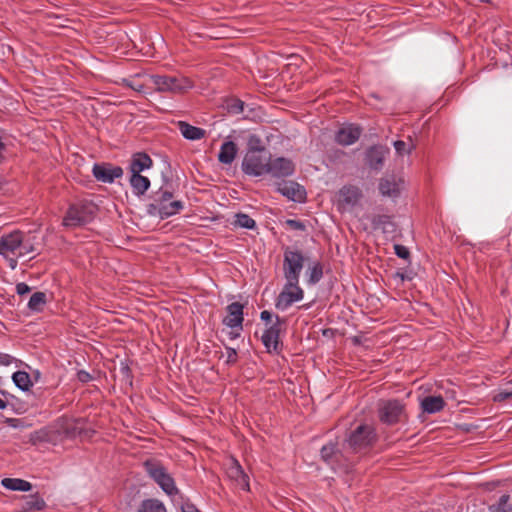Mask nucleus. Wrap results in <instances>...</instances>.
Instances as JSON below:
<instances>
[{"mask_svg":"<svg viewBox=\"0 0 512 512\" xmlns=\"http://www.w3.org/2000/svg\"><path fill=\"white\" fill-rule=\"evenodd\" d=\"M151 202L146 206L149 216L166 219L178 214L184 208V203L173 199V193L161 187L151 196Z\"/></svg>","mask_w":512,"mask_h":512,"instance_id":"nucleus-1","label":"nucleus"},{"mask_svg":"<svg viewBox=\"0 0 512 512\" xmlns=\"http://www.w3.org/2000/svg\"><path fill=\"white\" fill-rule=\"evenodd\" d=\"M378 418L381 423L389 426L407 423L405 404L397 399L381 400L378 403Z\"/></svg>","mask_w":512,"mask_h":512,"instance_id":"nucleus-2","label":"nucleus"},{"mask_svg":"<svg viewBox=\"0 0 512 512\" xmlns=\"http://www.w3.org/2000/svg\"><path fill=\"white\" fill-rule=\"evenodd\" d=\"M97 212V206L90 201H79L70 205L63 219L66 227L83 226L90 223Z\"/></svg>","mask_w":512,"mask_h":512,"instance_id":"nucleus-3","label":"nucleus"},{"mask_svg":"<svg viewBox=\"0 0 512 512\" xmlns=\"http://www.w3.org/2000/svg\"><path fill=\"white\" fill-rule=\"evenodd\" d=\"M143 467L149 477L152 478L167 495L174 496L179 493L173 477L159 461L148 459L143 463Z\"/></svg>","mask_w":512,"mask_h":512,"instance_id":"nucleus-4","label":"nucleus"},{"mask_svg":"<svg viewBox=\"0 0 512 512\" xmlns=\"http://www.w3.org/2000/svg\"><path fill=\"white\" fill-rule=\"evenodd\" d=\"M270 154L265 148H250L242 161V171L250 176L267 174Z\"/></svg>","mask_w":512,"mask_h":512,"instance_id":"nucleus-5","label":"nucleus"},{"mask_svg":"<svg viewBox=\"0 0 512 512\" xmlns=\"http://www.w3.org/2000/svg\"><path fill=\"white\" fill-rule=\"evenodd\" d=\"M376 440L375 428L369 424H360L350 433L344 445L352 452H360L371 447Z\"/></svg>","mask_w":512,"mask_h":512,"instance_id":"nucleus-6","label":"nucleus"},{"mask_svg":"<svg viewBox=\"0 0 512 512\" xmlns=\"http://www.w3.org/2000/svg\"><path fill=\"white\" fill-rule=\"evenodd\" d=\"M151 82L158 92L180 94L193 87L192 81L184 76L153 75Z\"/></svg>","mask_w":512,"mask_h":512,"instance_id":"nucleus-7","label":"nucleus"},{"mask_svg":"<svg viewBox=\"0 0 512 512\" xmlns=\"http://www.w3.org/2000/svg\"><path fill=\"white\" fill-rule=\"evenodd\" d=\"M304 266V256L299 250L286 248L284 251L283 273L289 286L299 283L300 273Z\"/></svg>","mask_w":512,"mask_h":512,"instance_id":"nucleus-8","label":"nucleus"},{"mask_svg":"<svg viewBox=\"0 0 512 512\" xmlns=\"http://www.w3.org/2000/svg\"><path fill=\"white\" fill-rule=\"evenodd\" d=\"M303 297L304 291L299 286V283H297L295 286H289V281H286L283 290L280 292L276 299L275 307L278 310L285 311L293 303L302 300Z\"/></svg>","mask_w":512,"mask_h":512,"instance_id":"nucleus-9","label":"nucleus"},{"mask_svg":"<svg viewBox=\"0 0 512 512\" xmlns=\"http://www.w3.org/2000/svg\"><path fill=\"white\" fill-rule=\"evenodd\" d=\"M283 324H285V319L276 316L275 322L265 329L261 341L268 352L279 351V336Z\"/></svg>","mask_w":512,"mask_h":512,"instance_id":"nucleus-10","label":"nucleus"},{"mask_svg":"<svg viewBox=\"0 0 512 512\" xmlns=\"http://www.w3.org/2000/svg\"><path fill=\"white\" fill-rule=\"evenodd\" d=\"M92 174L97 181L113 183L115 179L122 177L123 169L111 163H96L92 168Z\"/></svg>","mask_w":512,"mask_h":512,"instance_id":"nucleus-11","label":"nucleus"},{"mask_svg":"<svg viewBox=\"0 0 512 512\" xmlns=\"http://www.w3.org/2000/svg\"><path fill=\"white\" fill-rule=\"evenodd\" d=\"M294 164L293 162L285 157H277L275 159L269 160L267 174L272 175L273 177L281 178L287 177L294 173Z\"/></svg>","mask_w":512,"mask_h":512,"instance_id":"nucleus-12","label":"nucleus"},{"mask_svg":"<svg viewBox=\"0 0 512 512\" xmlns=\"http://www.w3.org/2000/svg\"><path fill=\"white\" fill-rule=\"evenodd\" d=\"M389 148L376 145L370 147L365 153L366 164L373 170H381Z\"/></svg>","mask_w":512,"mask_h":512,"instance_id":"nucleus-13","label":"nucleus"},{"mask_svg":"<svg viewBox=\"0 0 512 512\" xmlns=\"http://www.w3.org/2000/svg\"><path fill=\"white\" fill-rule=\"evenodd\" d=\"M23 233L20 231H13L5 234L0 238V255L7 257L9 253H15L22 244Z\"/></svg>","mask_w":512,"mask_h":512,"instance_id":"nucleus-14","label":"nucleus"},{"mask_svg":"<svg viewBox=\"0 0 512 512\" xmlns=\"http://www.w3.org/2000/svg\"><path fill=\"white\" fill-rule=\"evenodd\" d=\"M243 309L244 306L239 302H233L226 307L228 315L223 319V324L229 328L243 327Z\"/></svg>","mask_w":512,"mask_h":512,"instance_id":"nucleus-15","label":"nucleus"},{"mask_svg":"<svg viewBox=\"0 0 512 512\" xmlns=\"http://www.w3.org/2000/svg\"><path fill=\"white\" fill-rule=\"evenodd\" d=\"M338 203L343 208L355 206L362 197L361 190L354 185L343 186L338 193Z\"/></svg>","mask_w":512,"mask_h":512,"instance_id":"nucleus-16","label":"nucleus"},{"mask_svg":"<svg viewBox=\"0 0 512 512\" xmlns=\"http://www.w3.org/2000/svg\"><path fill=\"white\" fill-rule=\"evenodd\" d=\"M403 183V180L395 176H388L380 179L379 191L383 196L395 198L400 195Z\"/></svg>","mask_w":512,"mask_h":512,"instance_id":"nucleus-17","label":"nucleus"},{"mask_svg":"<svg viewBox=\"0 0 512 512\" xmlns=\"http://www.w3.org/2000/svg\"><path fill=\"white\" fill-rule=\"evenodd\" d=\"M361 136V129L359 127L349 125L340 128L335 135V141L343 146L354 144Z\"/></svg>","mask_w":512,"mask_h":512,"instance_id":"nucleus-18","label":"nucleus"},{"mask_svg":"<svg viewBox=\"0 0 512 512\" xmlns=\"http://www.w3.org/2000/svg\"><path fill=\"white\" fill-rule=\"evenodd\" d=\"M278 191L293 201H302L306 192L304 188L294 181H284L278 185Z\"/></svg>","mask_w":512,"mask_h":512,"instance_id":"nucleus-19","label":"nucleus"},{"mask_svg":"<svg viewBox=\"0 0 512 512\" xmlns=\"http://www.w3.org/2000/svg\"><path fill=\"white\" fill-rule=\"evenodd\" d=\"M153 161L150 156L144 152L133 154L130 161L129 170L131 174H141L142 171L152 167Z\"/></svg>","mask_w":512,"mask_h":512,"instance_id":"nucleus-20","label":"nucleus"},{"mask_svg":"<svg viewBox=\"0 0 512 512\" xmlns=\"http://www.w3.org/2000/svg\"><path fill=\"white\" fill-rule=\"evenodd\" d=\"M46 507V503L43 498L38 494L24 496L23 501L18 505L17 512H31L40 511Z\"/></svg>","mask_w":512,"mask_h":512,"instance_id":"nucleus-21","label":"nucleus"},{"mask_svg":"<svg viewBox=\"0 0 512 512\" xmlns=\"http://www.w3.org/2000/svg\"><path fill=\"white\" fill-rule=\"evenodd\" d=\"M321 457L326 463L333 466L336 463H340L346 456L342 451L337 449L336 444L328 443L322 447Z\"/></svg>","mask_w":512,"mask_h":512,"instance_id":"nucleus-22","label":"nucleus"},{"mask_svg":"<svg viewBox=\"0 0 512 512\" xmlns=\"http://www.w3.org/2000/svg\"><path fill=\"white\" fill-rule=\"evenodd\" d=\"M445 401L441 396H426L421 401V409L427 414H434L441 411Z\"/></svg>","mask_w":512,"mask_h":512,"instance_id":"nucleus-23","label":"nucleus"},{"mask_svg":"<svg viewBox=\"0 0 512 512\" xmlns=\"http://www.w3.org/2000/svg\"><path fill=\"white\" fill-rule=\"evenodd\" d=\"M177 125L182 136L188 140H200L206 135L204 129L192 126L187 122L179 121Z\"/></svg>","mask_w":512,"mask_h":512,"instance_id":"nucleus-24","label":"nucleus"},{"mask_svg":"<svg viewBox=\"0 0 512 512\" xmlns=\"http://www.w3.org/2000/svg\"><path fill=\"white\" fill-rule=\"evenodd\" d=\"M237 145L233 141L224 142L218 154V160L222 164H231L237 155Z\"/></svg>","mask_w":512,"mask_h":512,"instance_id":"nucleus-25","label":"nucleus"},{"mask_svg":"<svg viewBox=\"0 0 512 512\" xmlns=\"http://www.w3.org/2000/svg\"><path fill=\"white\" fill-rule=\"evenodd\" d=\"M130 185L136 196H142L150 187V180L141 174H131Z\"/></svg>","mask_w":512,"mask_h":512,"instance_id":"nucleus-26","label":"nucleus"},{"mask_svg":"<svg viewBox=\"0 0 512 512\" xmlns=\"http://www.w3.org/2000/svg\"><path fill=\"white\" fill-rule=\"evenodd\" d=\"M2 485L9 490L12 491H30L32 489V484L26 480L19 478H4L2 480Z\"/></svg>","mask_w":512,"mask_h":512,"instance_id":"nucleus-27","label":"nucleus"},{"mask_svg":"<svg viewBox=\"0 0 512 512\" xmlns=\"http://www.w3.org/2000/svg\"><path fill=\"white\" fill-rule=\"evenodd\" d=\"M138 512H167L165 505L158 499H146L141 502Z\"/></svg>","mask_w":512,"mask_h":512,"instance_id":"nucleus-28","label":"nucleus"},{"mask_svg":"<svg viewBox=\"0 0 512 512\" xmlns=\"http://www.w3.org/2000/svg\"><path fill=\"white\" fill-rule=\"evenodd\" d=\"M47 302V297L44 292H35L30 297V300L28 302V308L31 311L35 312H41Z\"/></svg>","mask_w":512,"mask_h":512,"instance_id":"nucleus-29","label":"nucleus"},{"mask_svg":"<svg viewBox=\"0 0 512 512\" xmlns=\"http://www.w3.org/2000/svg\"><path fill=\"white\" fill-rule=\"evenodd\" d=\"M15 385L23 391H27L32 385L30 375L25 371H16L12 375Z\"/></svg>","mask_w":512,"mask_h":512,"instance_id":"nucleus-30","label":"nucleus"},{"mask_svg":"<svg viewBox=\"0 0 512 512\" xmlns=\"http://www.w3.org/2000/svg\"><path fill=\"white\" fill-rule=\"evenodd\" d=\"M509 500V494L501 495L497 503L488 507V512H512V509H510L512 505H508Z\"/></svg>","mask_w":512,"mask_h":512,"instance_id":"nucleus-31","label":"nucleus"},{"mask_svg":"<svg viewBox=\"0 0 512 512\" xmlns=\"http://www.w3.org/2000/svg\"><path fill=\"white\" fill-rule=\"evenodd\" d=\"M309 278L308 283L310 285L317 284L323 277V266L320 262H315L307 271Z\"/></svg>","mask_w":512,"mask_h":512,"instance_id":"nucleus-32","label":"nucleus"},{"mask_svg":"<svg viewBox=\"0 0 512 512\" xmlns=\"http://www.w3.org/2000/svg\"><path fill=\"white\" fill-rule=\"evenodd\" d=\"M234 218H235V220H234L233 224L235 226H238V227H241V228H246V229H253L256 226V222L254 221V219H252L247 214L237 213L234 216Z\"/></svg>","mask_w":512,"mask_h":512,"instance_id":"nucleus-33","label":"nucleus"},{"mask_svg":"<svg viewBox=\"0 0 512 512\" xmlns=\"http://www.w3.org/2000/svg\"><path fill=\"white\" fill-rule=\"evenodd\" d=\"M373 224L376 228H382L383 231H393L394 224L388 215H377L373 218Z\"/></svg>","mask_w":512,"mask_h":512,"instance_id":"nucleus-34","label":"nucleus"},{"mask_svg":"<svg viewBox=\"0 0 512 512\" xmlns=\"http://www.w3.org/2000/svg\"><path fill=\"white\" fill-rule=\"evenodd\" d=\"M394 148L398 155H405L411 153L413 149H415V144L412 142L409 137V142L403 140H397L393 143Z\"/></svg>","mask_w":512,"mask_h":512,"instance_id":"nucleus-35","label":"nucleus"},{"mask_svg":"<svg viewBox=\"0 0 512 512\" xmlns=\"http://www.w3.org/2000/svg\"><path fill=\"white\" fill-rule=\"evenodd\" d=\"M244 473L241 465L235 459H232L227 467L226 474L232 481L237 480Z\"/></svg>","mask_w":512,"mask_h":512,"instance_id":"nucleus-36","label":"nucleus"},{"mask_svg":"<svg viewBox=\"0 0 512 512\" xmlns=\"http://www.w3.org/2000/svg\"><path fill=\"white\" fill-rule=\"evenodd\" d=\"M227 109L230 113L239 114L243 112L244 102L240 99H230L227 102Z\"/></svg>","mask_w":512,"mask_h":512,"instance_id":"nucleus-37","label":"nucleus"},{"mask_svg":"<svg viewBox=\"0 0 512 512\" xmlns=\"http://www.w3.org/2000/svg\"><path fill=\"white\" fill-rule=\"evenodd\" d=\"M236 486L244 491H249V477L244 472L237 480L234 481Z\"/></svg>","mask_w":512,"mask_h":512,"instance_id":"nucleus-38","label":"nucleus"},{"mask_svg":"<svg viewBox=\"0 0 512 512\" xmlns=\"http://www.w3.org/2000/svg\"><path fill=\"white\" fill-rule=\"evenodd\" d=\"M285 224L292 230H297V231L306 230V225L302 221H299V220L287 219Z\"/></svg>","mask_w":512,"mask_h":512,"instance_id":"nucleus-39","label":"nucleus"},{"mask_svg":"<svg viewBox=\"0 0 512 512\" xmlns=\"http://www.w3.org/2000/svg\"><path fill=\"white\" fill-rule=\"evenodd\" d=\"M395 254L402 259H408L410 256V252L407 247L396 244L394 245Z\"/></svg>","mask_w":512,"mask_h":512,"instance_id":"nucleus-40","label":"nucleus"},{"mask_svg":"<svg viewBox=\"0 0 512 512\" xmlns=\"http://www.w3.org/2000/svg\"><path fill=\"white\" fill-rule=\"evenodd\" d=\"M226 350H227V360H226V363L228 365H233L237 362V352L234 348H231V347H228L226 346L225 347Z\"/></svg>","mask_w":512,"mask_h":512,"instance_id":"nucleus-41","label":"nucleus"},{"mask_svg":"<svg viewBox=\"0 0 512 512\" xmlns=\"http://www.w3.org/2000/svg\"><path fill=\"white\" fill-rule=\"evenodd\" d=\"M77 379L82 383H88L89 381L93 380V377L89 372L85 370H79L77 372Z\"/></svg>","mask_w":512,"mask_h":512,"instance_id":"nucleus-42","label":"nucleus"},{"mask_svg":"<svg viewBox=\"0 0 512 512\" xmlns=\"http://www.w3.org/2000/svg\"><path fill=\"white\" fill-rule=\"evenodd\" d=\"M33 251H34L33 245L28 244V243L24 242V240H23L22 244L19 248L18 256H24L26 254L32 253Z\"/></svg>","mask_w":512,"mask_h":512,"instance_id":"nucleus-43","label":"nucleus"},{"mask_svg":"<svg viewBox=\"0 0 512 512\" xmlns=\"http://www.w3.org/2000/svg\"><path fill=\"white\" fill-rule=\"evenodd\" d=\"M181 511L182 512H201L199 509H197V507L192 504L189 500L185 501L182 505H181Z\"/></svg>","mask_w":512,"mask_h":512,"instance_id":"nucleus-44","label":"nucleus"},{"mask_svg":"<svg viewBox=\"0 0 512 512\" xmlns=\"http://www.w3.org/2000/svg\"><path fill=\"white\" fill-rule=\"evenodd\" d=\"M31 291V288L24 282H20L16 285V292L19 295H25Z\"/></svg>","mask_w":512,"mask_h":512,"instance_id":"nucleus-45","label":"nucleus"},{"mask_svg":"<svg viewBox=\"0 0 512 512\" xmlns=\"http://www.w3.org/2000/svg\"><path fill=\"white\" fill-rule=\"evenodd\" d=\"M14 358L6 353L0 352V365L8 366L13 362Z\"/></svg>","mask_w":512,"mask_h":512,"instance_id":"nucleus-46","label":"nucleus"},{"mask_svg":"<svg viewBox=\"0 0 512 512\" xmlns=\"http://www.w3.org/2000/svg\"><path fill=\"white\" fill-rule=\"evenodd\" d=\"M494 401L496 402H503V401H506L508 399H510V396L507 392L506 389L500 391L499 393H497L495 396H494Z\"/></svg>","mask_w":512,"mask_h":512,"instance_id":"nucleus-47","label":"nucleus"},{"mask_svg":"<svg viewBox=\"0 0 512 512\" xmlns=\"http://www.w3.org/2000/svg\"><path fill=\"white\" fill-rule=\"evenodd\" d=\"M260 318L262 321L266 322V324H270L272 320V314L268 310H264L260 314Z\"/></svg>","mask_w":512,"mask_h":512,"instance_id":"nucleus-48","label":"nucleus"},{"mask_svg":"<svg viewBox=\"0 0 512 512\" xmlns=\"http://www.w3.org/2000/svg\"><path fill=\"white\" fill-rule=\"evenodd\" d=\"M9 265H10V267H11L12 269L16 268V266H17V260H16V259H14V258H10V259H9Z\"/></svg>","mask_w":512,"mask_h":512,"instance_id":"nucleus-49","label":"nucleus"},{"mask_svg":"<svg viewBox=\"0 0 512 512\" xmlns=\"http://www.w3.org/2000/svg\"><path fill=\"white\" fill-rule=\"evenodd\" d=\"M239 335H240V334H239L238 332H233V331H231V332L229 333V336H230V338H231V339H236L237 337H239Z\"/></svg>","mask_w":512,"mask_h":512,"instance_id":"nucleus-50","label":"nucleus"},{"mask_svg":"<svg viewBox=\"0 0 512 512\" xmlns=\"http://www.w3.org/2000/svg\"><path fill=\"white\" fill-rule=\"evenodd\" d=\"M7 406V403L0 398V409H5Z\"/></svg>","mask_w":512,"mask_h":512,"instance_id":"nucleus-51","label":"nucleus"},{"mask_svg":"<svg viewBox=\"0 0 512 512\" xmlns=\"http://www.w3.org/2000/svg\"><path fill=\"white\" fill-rule=\"evenodd\" d=\"M396 276L400 277L402 281H404V280H405V276H404V274H403V273H399V272H397V273H396Z\"/></svg>","mask_w":512,"mask_h":512,"instance_id":"nucleus-52","label":"nucleus"},{"mask_svg":"<svg viewBox=\"0 0 512 512\" xmlns=\"http://www.w3.org/2000/svg\"><path fill=\"white\" fill-rule=\"evenodd\" d=\"M506 390H507V392H508V394H509L510 398H512V388H511V389H506Z\"/></svg>","mask_w":512,"mask_h":512,"instance_id":"nucleus-53","label":"nucleus"},{"mask_svg":"<svg viewBox=\"0 0 512 512\" xmlns=\"http://www.w3.org/2000/svg\"><path fill=\"white\" fill-rule=\"evenodd\" d=\"M482 3H488L490 0H479Z\"/></svg>","mask_w":512,"mask_h":512,"instance_id":"nucleus-54","label":"nucleus"},{"mask_svg":"<svg viewBox=\"0 0 512 512\" xmlns=\"http://www.w3.org/2000/svg\"><path fill=\"white\" fill-rule=\"evenodd\" d=\"M135 90H139V88L136 87V85L131 86Z\"/></svg>","mask_w":512,"mask_h":512,"instance_id":"nucleus-55","label":"nucleus"},{"mask_svg":"<svg viewBox=\"0 0 512 512\" xmlns=\"http://www.w3.org/2000/svg\"><path fill=\"white\" fill-rule=\"evenodd\" d=\"M510 509H512V505H511V508H510Z\"/></svg>","mask_w":512,"mask_h":512,"instance_id":"nucleus-56","label":"nucleus"}]
</instances>
